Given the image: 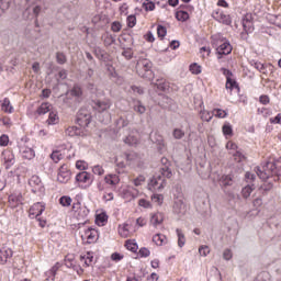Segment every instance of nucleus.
I'll list each match as a JSON object with an SVG mask.
<instances>
[{"label": "nucleus", "mask_w": 281, "mask_h": 281, "mask_svg": "<svg viewBox=\"0 0 281 281\" xmlns=\"http://www.w3.org/2000/svg\"><path fill=\"white\" fill-rule=\"evenodd\" d=\"M213 45L216 47V54L218 60L223 58V56H227L232 54V44H229V41H227L225 37H222L221 34L213 35Z\"/></svg>", "instance_id": "nucleus-1"}, {"label": "nucleus", "mask_w": 281, "mask_h": 281, "mask_svg": "<svg viewBox=\"0 0 281 281\" xmlns=\"http://www.w3.org/2000/svg\"><path fill=\"white\" fill-rule=\"evenodd\" d=\"M136 71L140 78H145L146 80H153V63H150L146 58H139L136 64Z\"/></svg>", "instance_id": "nucleus-2"}, {"label": "nucleus", "mask_w": 281, "mask_h": 281, "mask_svg": "<svg viewBox=\"0 0 281 281\" xmlns=\"http://www.w3.org/2000/svg\"><path fill=\"white\" fill-rule=\"evenodd\" d=\"M80 100H82V88L74 86L72 89L67 91L64 102H66V104H78Z\"/></svg>", "instance_id": "nucleus-3"}, {"label": "nucleus", "mask_w": 281, "mask_h": 281, "mask_svg": "<svg viewBox=\"0 0 281 281\" xmlns=\"http://www.w3.org/2000/svg\"><path fill=\"white\" fill-rule=\"evenodd\" d=\"M76 181L81 186V188H89L93 183V175L81 171L76 176Z\"/></svg>", "instance_id": "nucleus-4"}, {"label": "nucleus", "mask_w": 281, "mask_h": 281, "mask_svg": "<svg viewBox=\"0 0 281 281\" xmlns=\"http://www.w3.org/2000/svg\"><path fill=\"white\" fill-rule=\"evenodd\" d=\"M81 240L85 245H91L92 243H95V240H98V231L94 228H87L81 234Z\"/></svg>", "instance_id": "nucleus-5"}, {"label": "nucleus", "mask_w": 281, "mask_h": 281, "mask_svg": "<svg viewBox=\"0 0 281 281\" xmlns=\"http://www.w3.org/2000/svg\"><path fill=\"white\" fill-rule=\"evenodd\" d=\"M29 186L34 194H38L45 190V187H43V181H41L38 176H32L29 179Z\"/></svg>", "instance_id": "nucleus-6"}, {"label": "nucleus", "mask_w": 281, "mask_h": 281, "mask_svg": "<svg viewBox=\"0 0 281 281\" xmlns=\"http://www.w3.org/2000/svg\"><path fill=\"white\" fill-rule=\"evenodd\" d=\"M164 188H166V179L161 176L151 178L148 183V189L151 191H160L164 190Z\"/></svg>", "instance_id": "nucleus-7"}, {"label": "nucleus", "mask_w": 281, "mask_h": 281, "mask_svg": "<svg viewBox=\"0 0 281 281\" xmlns=\"http://www.w3.org/2000/svg\"><path fill=\"white\" fill-rule=\"evenodd\" d=\"M1 159L7 170H10V168H12V165L16 164V159L14 158V153H12V150L10 149H4L2 151Z\"/></svg>", "instance_id": "nucleus-8"}, {"label": "nucleus", "mask_w": 281, "mask_h": 281, "mask_svg": "<svg viewBox=\"0 0 281 281\" xmlns=\"http://www.w3.org/2000/svg\"><path fill=\"white\" fill-rule=\"evenodd\" d=\"M70 179L71 171H69V167H67V165H61L57 173V181H59V183H68Z\"/></svg>", "instance_id": "nucleus-9"}, {"label": "nucleus", "mask_w": 281, "mask_h": 281, "mask_svg": "<svg viewBox=\"0 0 281 281\" xmlns=\"http://www.w3.org/2000/svg\"><path fill=\"white\" fill-rule=\"evenodd\" d=\"M77 124L79 126H89L91 124V113L87 110H80L77 114Z\"/></svg>", "instance_id": "nucleus-10"}, {"label": "nucleus", "mask_w": 281, "mask_h": 281, "mask_svg": "<svg viewBox=\"0 0 281 281\" xmlns=\"http://www.w3.org/2000/svg\"><path fill=\"white\" fill-rule=\"evenodd\" d=\"M212 16L215 21H218V23H223L224 25H229V23H232V18L229 14H225V12L221 11V9L215 10L212 13Z\"/></svg>", "instance_id": "nucleus-11"}, {"label": "nucleus", "mask_w": 281, "mask_h": 281, "mask_svg": "<svg viewBox=\"0 0 281 281\" xmlns=\"http://www.w3.org/2000/svg\"><path fill=\"white\" fill-rule=\"evenodd\" d=\"M269 168H273V162H267V165L262 167V169H260V167H256V172L259 179H261L262 181H267V179L271 177V169Z\"/></svg>", "instance_id": "nucleus-12"}, {"label": "nucleus", "mask_w": 281, "mask_h": 281, "mask_svg": "<svg viewBox=\"0 0 281 281\" xmlns=\"http://www.w3.org/2000/svg\"><path fill=\"white\" fill-rule=\"evenodd\" d=\"M43 212H45V203L37 202L31 206L30 216H35V218H38Z\"/></svg>", "instance_id": "nucleus-13"}, {"label": "nucleus", "mask_w": 281, "mask_h": 281, "mask_svg": "<svg viewBox=\"0 0 281 281\" xmlns=\"http://www.w3.org/2000/svg\"><path fill=\"white\" fill-rule=\"evenodd\" d=\"M173 212L178 216H183L186 214V203H183V199L177 198L173 203Z\"/></svg>", "instance_id": "nucleus-14"}, {"label": "nucleus", "mask_w": 281, "mask_h": 281, "mask_svg": "<svg viewBox=\"0 0 281 281\" xmlns=\"http://www.w3.org/2000/svg\"><path fill=\"white\" fill-rule=\"evenodd\" d=\"M124 144L127 146H137L139 144V137L137 136L136 130H132V132L123 139Z\"/></svg>", "instance_id": "nucleus-15"}, {"label": "nucleus", "mask_w": 281, "mask_h": 281, "mask_svg": "<svg viewBox=\"0 0 281 281\" xmlns=\"http://www.w3.org/2000/svg\"><path fill=\"white\" fill-rule=\"evenodd\" d=\"M38 14H41V5H33V7H29L26 8V10L23 13V16L25 19H34V16H38Z\"/></svg>", "instance_id": "nucleus-16"}, {"label": "nucleus", "mask_w": 281, "mask_h": 281, "mask_svg": "<svg viewBox=\"0 0 281 281\" xmlns=\"http://www.w3.org/2000/svg\"><path fill=\"white\" fill-rule=\"evenodd\" d=\"M123 159L127 161V166H139V155L137 153L124 154Z\"/></svg>", "instance_id": "nucleus-17"}, {"label": "nucleus", "mask_w": 281, "mask_h": 281, "mask_svg": "<svg viewBox=\"0 0 281 281\" xmlns=\"http://www.w3.org/2000/svg\"><path fill=\"white\" fill-rule=\"evenodd\" d=\"M218 183L222 190H225L226 188H231V186H234V179L229 175H223L221 176Z\"/></svg>", "instance_id": "nucleus-18"}, {"label": "nucleus", "mask_w": 281, "mask_h": 281, "mask_svg": "<svg viewBox=\"0 0 281 281\" xmlns=\"http://www.w3.org/2000/svg\"><path fill=\"white\" fill-rule=\"evenodd\" d=\"M94 109L99 111V113H103V111H109V109H111V100L105 99L103 101H97L94 103Z\"/></svg>", "instance_id": "nucleus-19"}, {"label": "nucleus", "mask_w": 281, "mask_h": 281, "mask_svg": "<svg viewBox=\"0 0 281 281\" xmlns=\"http://www.w3.org/2000/svg\"><path fill=\"white\" fill-rule=\"evenodd\" d=\"M80 262L83 265V267H91V265H93V252L81 254Z\"/></svg>", "instance_id": "nucleus-20"}, {"label": "nucleus", "mask_w": 281, "mask_h": 281, "mask_svg": "<svg viewBox=\"0 0 281 281\" xmlns=\"http://www.w3.org/2000/svg\"><path fill=\"white\" fill-rule=\"evenodd\" d=\"M222 71L226 77V89H229L232 91V89L236 87V82L234 81V79H232V72L229 71V69L226 68H223Z\"/></svg>", "instance_id": "nucleus-21"}, {"label": "nucleus", "mask_w": 281, "mask_h": 281, "mask_svg": "<svg viewBox=\"0 0 281 281\" xmlns=\"http://www.w3.org/2000/svg\"><path fill=\"white\" fill-rule=\"evenodd\" d=\"M12 250L10 248H1L0 249V265H5L9 258H12Z\"/></svg>", "instance_id": "nucleus-22"}, {"label": "nucleus", "mask_w": 281, "mask_h": 281, "mask_svg": "<svg viewBox=\"0 0 281 281\" xmlns=\"http://www.w3.org/2000/svg\"><path fill=\"white\" fill-rule=\"evenodd\" d=\"M153 243H155V245H157L158 247L168 245V237H166V235L164 234H156L153 237Z\"/></svg>", "instance_id": "nucleus-23"}, {"label": "nucleus", "mask_w": 281, "mask_h": 281, "mask_svg": "<svg viewBox=\"0 0 281 281\" xmlns=\"http://www.w3.org/2000/svg\"><path fill=\"white\" fill-rule=\"evenodd\" d=\"M104 181L105 183H108V186H117V183H120V176L115 175V173H110V175H106L104 177Z\"/></svg>", "instance_id": "nucleus-24"}, {"label": "nucleus", "mask_w": 281, "mask_h": 281, "mask_svg": "<svg viewBox=\"0 0 281 281\" xmlns=\"http://www.w3.org/2000/svg\"><path fill=\"white\" fill-rule=\"evenodd\" d=\"M119 234L122 236V238H128L133 232H131V225L128 224H122L119 226Z\"/></svg>", "instance_id": "nucleus-25"}, {"label": "nucleus", "mask_w": 281, "mask_h": 281, "mask_svg": "<svg viewBox=\"0 0 281 281\" xmlns=\"http://www.w3.org/2000/svg\"><path fill=\"white\" fill-rule=\"evenodd\" d=\"M108 222H109V215H106V213L102 212L97 214L95 223L97 225H99V227H104Z\"/></svg>", "instance_id": "nucleus-26"}, {"label": "nucleus", "mask_w": 281, "mask_h": 281, "mask_svg": "<svg viewBox=\"0 0 281 281\" xmlns=\"http://www.w3.org/2000/svg\"><path fill=\"white\" fill-rule=\"evenodd\" d=\"M164 223V214L162 213H155L150 217V224L154 227H157L158 225H161Z\"/></svg>", "instance_id": "nucleus-27"}, {"label": "nucleus", "mask_w": 281, "mask_h": 281, "mask_svg": "<svg viewBox=\"0 0 281 281\" xmlns=\"http://www.w3.org/2000/svg\"><path fill=\"white\" fill-rule=\"evenodd\" d=\"M58 122H60L58 112L50 111L46 124H48V126H55V124H58Z\"/></svg>", "instance_id": "nucleus-28"}, {"label": "nucleus", "mask_w": 281, "mask_h": 281, "mask_svg": "<svg viewBox=\"0 0 281 281\" xmlns=\"http://www.w3.org/2000/svg\"><path fill=\"white\" fill-rule=\"evenodd\" d=\"M1 109L4 113H13L14 108L12 106V103H10V99L4 98L1 103Z\"/></svg>", "instance_id": "nucleus-29"}, {"label": "nucleus", "mask_w": 281, "mask_h": 281, "mask_svg": "<svg viewBox=\"0 0 281 281\" xmlns=\"http://www.w3.org/2000/svg\"><path fill=\"white\" fill-rule=\"evenodd\" d=\"M156 87L159 91H168L170 89V83L166 79H157Z\"/></svg>", "instance_id": "nucleus-30"}, {"label": "nucleus", "mask_w": 281, "mask_h": 281, "mask_svg": "<svg viewBox=\"0 0 281 281\" xmlns=\"http://www.w3.org/2000/svg\"><path fill=\"white\" fill-rule=\"evenodd\" d=\"M122 199H125V201H133L135 199V193H133L132 188L123 189L121 192Z\"/></svg>", "instance_id": "nucleus-31"}, {"label": "nucleus", "mask_w": 281, "mask_h": 281, "mask_svg": "<svg viewBox=\"0 0 281 281\" xmlns=\"http://www.w3.org/2000/svg\"><path fill=\"white\" fill-rule=\"evenodd\" d=\"M36 112H37L38 115H45V113H50L52 112V104H49V103H42L37 108Z\"/></svg>", "instance_id": "nucleus-32"}, {"label": "nucleus", "mask_w": 281, "mask_h": 281, "mask_svg": "<svg viewBox=\"0 0 281 281\" xmlns=\"http://www.w3.org/2000/svg\"><path fill=\"white\" fill-rule=\"evenodd\" d=\"M177 236H178V247L182 248L186 247V235L183 234V231L180 228L176 229Z\"/></svg>", "instance_id": "nucleus-33"}, {"label": "nucleus", "mask_w": 281, "mask_h": 281, "mask_svg": "<svg viewBox=\"0 0 281 281\" xmlns=\"http://www.w3.org/2000/svg\"><path fill=\"white\" fill-rule=\"evenodd\" d=\"M22 157L23 159H34V157H36V154L34 153V149L30 148V147H25L22 150Z\"/></svg>", "instance_id": "nucleus-34"}, {"label": "nucleus", "mask_w": 281, "mask_h": 281, "mask_svg": "<svg viewBox=\"0 0 281 281\" xmlns=\"http://www.w3.org/2000/svg\"><path fill=\"white\" fill-rule=\"evenodd\" d=\"M176 19L178 21H182V23H183V22H186V21H188L190 19V14L188 13V11L178 10L176 12Z\"/></svg>", "instance_id": "nucleus-35"}, {"label": "nucleus", "mask_w": 281, "mask_h": 281, "mask_svg": "<svg viewBox=\"0 0 281 281\" xmlns=\"http://www.w3.org/2000/svg\"><path fill=\"white\" fill-rule=\"evenodd\" d=\"M134 111L136 113H139V115H144L146 113V106L142 104V101H135L134 102Z\"/></svg>", "instance_id": "nucleus-36"}, {"label": "nucleus", "mask_w": 281, "mask_h": 281, "mask_svg": "<svg viewBox=\"0 0 281 281\" xmlns=\"http://www.w3.org/2000/svg\"><path fill=\"white\" fill-rule=\"evenodd\" d=\"M57 271H58V267H57L56 265L53 266L50 270H48V271L45 272L46 280H47V281L54 280V278H56Z\"/></svg>", "instance_id": "nucleus-37"}, {"label": "nucleus", "mask_w": 281, "mask_h": 281, "mask_svg": "<svg viewBox=\"0 0 281 281\" xmlns=\"http://www.w3.org/2000/svg\"><path fill=\"white\" fill-rule=\"evenodd\" d=\"M222 131L225 137H232L234 135V130L232 128V125L229 123L224 124Z\"/></svg>", "instance_id": "nucleus-38"}, {"label": "nucleus", "mask_w": 281, "mask_h": 281, "mask_svg": "<svg viewBox=\"0 0 281 281\" xmlns=\"http://www.w3.org/2000/svg\"><path fill=\"white\" fill-rule=\"evenodd\" d=\"M66 135L69 137H76V135H80V128L76 126H70L66 130Z\"/></svg>", "instance_id": "nucleus-39"}, {"label": "nucleus", "mask_w": 281, "mask_h": 281, "mask_svg": "<svg viewBox=\"0 0 281 281\" xmlns=\"http://www.w3.org/2000/svg\"><path fill=\"white\" fill-rule=\"evenodd\" d=\"M71 198L69 195H63L60 199H59V203L63 207H69L71 205Z\"/></svg>", "instance_id": "nucleus-40"}, {"label": "nucleus", "mask_w": 281, "mask_h": 281, "mask_svg": "<svg viewBox=\"0 0 281 281\" xmlns=\"http://www.w3.org/2000/svg\"><path fill=\"white\" fill-rule=\"evenodd\" d=\"M214 113L207 112L205 110L200 112V117L203 122H211Z\"/></svg>", "instance_id": "nucleus-41"}, {"label": "nucleus", "mask_w": 281, "mask_h": 281, "mask_svg": "<svg viewBox=\"0 0 281 281\" xmlns=\"http://www.w3.org/2000/svg\"><path fill=\"white\" fill-rule=\"evenodd\" d=\"M172 137L173 139H183V137H186V132L181 128H175L172 131Z\"/></svg>", "instance_id": "nucleus-42"}, {"label": "nucleus", "mask_w": 281, "mask_h": 281, "mask_svg": "<svg viewBox=\"0 0 281 281\" xmlns=\"http://www.w3.org/2000/svg\"><path fill=\"white\" fill-rule=\"evenodd\" d=\"M251 192H254V188L251 186H246L241 189V195L244 199H249V196H251Z\"/></svg>", "instance_id": "nucleus-43"}, {"label": "nucleus", "mask_w": 281, "mask_h": 281, "mask_svg": "<svg viewBox=\"0 0 281 281\" xmlns=\"http://www.w3.org/2000/svg\"><path fill=\"white\" fill-rule=\"evenodd\" d=\"M251 67H255L257 71H260V74H265V64L256 60L250 61Z\"/></svg>", "instance_id": "nucleus-44"}, {"label": "nucleus", "mask_w": 281, "mask_h": 281, "mask_svg": "<svg viewBox=\"0 0 281 281\" xmlns=\"http://www.w3.org/2000/svg\"><path fill=\"white\" fill-rule=\"evenodd\" d=\"M50 159L55 162L58 164L63 159V154L59 150H55L50 154Z\"/></svg>", "instance_id": "nucleus-45"}, {"label": "nucleus", "mask_w": 281, "mask_h": 281, "mask_svg": "<svg viewBox=\"0 0 281 281\" xmlns=\"http://www.w3.org/2000/svg\"><path fill=\"white\" fill-rule=\"evenodd\" d=\"M93 175H98V177H102L104 175V167L102 165H95L92 167Z\"/></svg>", "instance_id": "nucleus-46"}, {"label": "nucleus", "mask_w": 281, "mask_h": 281, "mask_svg": "<svg viewBox=\"0 0 281 281\" xmlns=\"http://www.w3.org/2000/svg\"><path fill=\"white\" fill-rule=\"evenodd\" d=\"M160 175H162V177H167V179H170V177H172V170H170L168 166H165L160 168Z\"/></svg>", "instance_id": "nucleus-47"}, {"label": "nucleus", "mask_w": 281, "mask_h": 281, "mask_svg": "<svg viewBox=\"0 0 281 281\" xmlns=\"http://www.w3.org/2000/svg\"><path fill=\"white\" fill-rule=\"evenodd\" d=\"M213 115H215V117L223 119V117H227V112L222 109H215L213 110Z\"/></svg>", "instance_id": "nucleus-48"}, {"label": "nucleus", "mask_w": 281, "mask_h": 281, "mask_svg": "<svg viewBox=\"0 0 281 281\" xmlns=\"http://www.w3.org/2000/svg\"><path fill=\"white\" fill-rule=\"evenodd\" d=\"M151 201H153V203H157V205H161L164 203V195L162 194H153Z\"/></svg>", "instance_id": "nucleus-49"}, {"label": "nucleus", "mask_w": 281, "mask_h": 281, "mask_svg": "<svg viewBox=\"0 0 281 281\" xmlns=\"http://www.w3.org/2000/svg\"><path fill=\"white\" fill-rule=\"evenodd\" d=\"M145 182H146V177L144 176H138L133 180V183L134 186H136V188H139V186H143Z\"/></svg>", "instance_id": "nucleus-50"}, {"label": "nucleus", "mask_w": 281, "mask_h": 281, "mask_svg": "<svg viewBox=\"0 0 281 281\" xmlns=\"http://www.w3.org/2000/svg\"><path fill=\"white\" fill-rule=\"evenodd\" d=\"M56 60L59 65H65L67 63V56H65L63 53H57Z\"/></svg>", "instance_id": "nucleus-51"}, {"label": "nucleus", "mask_w": 281, "mask_h": 281, "mask_svg": "<svg viewBox=\"0 0 281 281\" xmlns=\"http://www.w3.org/2000/svg\"><path fill=\"white\" fill-rule=\"evenodd\" d=\"M190 71L191 74H194L195 76H199L201 74V66L198 64H191L190 65Z\"/></svg>", "instance_id": "nucleus-52"}, {"label": "nucleus", "mask_w": 281, "mask_h": 281, "mask_svg": "<svg viewBox=\"0 0 281 281\" xmlns=\"http://www.w3.org/2000/svg\"><path fill=\"white\" fill-rule=\"evenodd\" d=\"M233 157L235 159V161H237V164H243V161H245V155H243L240 151H236L235 154H233Z\"/></svg>", "instance_id": "nucleus-53"}, {"label": "nucleus", "mask_w": 281, "mask_h": 281, "mask_svg": "<svg viewBox=\"0 0 281 281\" xmlns=\"http://www.w3.org/2000/svg\"><path fill=\"white\" fill-rule=\"evenodd\" d=\"M157 34H158L159 38H164L166 36V34H168V31L166 30V27L164 25H158Z\"/></svg>", "instance_id": "nucleus-54"}, {"label": "nucleus", "mask_w": 281, "mask_h": 281, "mask_svg": "<svg viewBox=\"0 0 281 281\" xmlns=\"http://www.w3.org/2000/svg\"><path fill=\"white\" fill-rule=\"evenodd\" d=\"M116 167L123 170V168H126L128 166V162H124L122 157H116L115 160Z\"/></svg>", "instance_id": "nucleus-55"}, {"label": "nucleus", "mask_w": 281, "mask_h": 281, "mask_svg": "<svg viewBox=\"0 0 281 281\" xmlns=\"http://www.w3.org/2000/svg\"><path fill=\"white\" fill-rule=\"evenodd\" d=\"M143 7L146 10V12H153V10H155V2L153 1L144 2Z\"/></svg>", "instance_id": "nucleus-56"}, {"label": "nucleus", "mask_w": 281, "mask_h": 281, "mask_svg": "<svg viewBox=\"0 0 281 281\" xmlns=\"http://www.w3.org/2000/svg\"><path fill=\"white\" fill-rule=\"evenodd\" d=\"M134 25H137V18H135V15H128L127 16V26L133 27Z\"/></svg>", "instance_id": "nucleus-57"}, {"label": "nucleus", "mask_w": 281, "mask_h": 281, "mask_svg": "<svg viewBox=\"0 0 281 281\" xmlns=\"http://www.w3.org/2000/svg\"><path fill=\"white\" fill-rule=\"evenodd\" d=\"M138 256H140V258H148V256H150V250L148 248H140L138 251Z\"/></svg>", "instance_id": "nucleus-58"}, {"label": "nucleus", "mask_w": 281, "mask_h": 281, "mask_svg": "<svg viewBox=\"0 0 281 281\" xmlns=\"http://www.w3.org/2000/svg\"><path fill=\"white\" fill-rule=\"evenodd\" d=\"M126 249H128L130 251H137V244L127 240L125 244Z\"/></svg>", "instance_id": "nucleus-59"}, {"label": "nucleus", "mask_w": 281, "mask_h": 281, "mask_svg": "<svg viewBox=\"0 0 281 281\" xmlns=\"http://www.w3.org/2000/svg\"><path fill=\"white\" fill-rule=\"evenodd\" d=\"M10 144V137L5 134L0 136V146H8Z\"/></svg>", "instance_id": "nucleus-60"}, {"label": "nucleus", "mask_w": 281, "mask_h": 281, "mask_svg": "<svg viewBox=\"0 0 281 281\" xmlns=\"http://www.w3.org/2000/svg\"><path fill=\"white\" fill-rule=\"evenodd\" d=\"M200 256H207L210 254V247L209 246H201L199 248Z\"/></svg>", "instance_id": "nucleus-61"}, {"label": "nucleus", "mask_w": 281, "mask_h": 281, "mask_svg": "<svg viewBox=\"0 0 281 281\" xmlns=\"http://www.w3.org/2000/svg\"><path fill=\"white\" fill-rule=\"evenodd\" d=\"M111 30L112 32H120L122 30V24L120 22H113Z\"/></svg>", "instance_id": "nucleus-62"}, {"label": "nucleus", "mask_w": 281, "mask_h": 281, "mask_svg": "<svg viewBox=\"0 0 281 281\" xmlns=\"http://www.w3.org/2000/svg\"><path fill=\"white\" fill-rule=\"evenodd\" d=\"M122 56H124V58H126V60H131V58H133V50L125 49V50H123Z\"/></svg>", "instance_id": "nucleus-63"}, {"label": "nucleus", "mask_w": 281, "mask_h": 281, "mask_svg": "<svg viewBox=\"0 0 281 281\" xmlns=\"http://www.w3.org/2000/svg\"><path fill=\"white\" fill-rule=\"evenodd\" d=\"M223 258L224 260H232L233 254L231 249H225L223 252Z\"/></svg>", "instance_id": "nucleus-64"}]
</instances>
